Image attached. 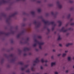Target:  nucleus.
I'll list each match as a JSON object with an SVG mask.
<instances>
[{"instance_id": "nucleus-1", "label": "nucleus", "mask_w": 74, "mask_h": 74, "mask_svg": "<svg viewBox=\"0 0 74 74\" xmlns=\"http://www.w3.org/2000/svg\"><path fill=\"white\" fill-rule=\"evenodd\" d=\"M42 21L45 23V24L46 25H47H47H51H51H53L54 26H55L56 25V24L55 23V22H50L49 21H46L45 20L43 19L42 20Z\"/></svg>"}, {"instance_id": "nucleus-2", "label": "nucleus", "mask_w": 74, "mask_h": 74, "mask_svg": "<svg viewBox=\"0 0 74 74\" xmlns=\"http://www.w3.org/2000/svg\"><path fill=\"white\" fill-rule=\"evenodd\" d=\"M36 42V43H37L39 45V48L40 49H41L42 48H41V45H43L44 43V42H40L37 41L36 39H35L34 40Z\"/></svg>"}, {"instance_id": "nucleus-3", "label": "nucleus", "mask_w": 74, "mask_h": 74, "mask_svg": "<svg viewBox=\"0 0 74 74\" xmlns=\"http://www.w3.org/2000/svg\"><path fill=\"white\" fill-rule=\"evenodd\" d=\"M16 14H17V13L16 12H15L14 14H12L11 16H10L9 18H7L6 22H9V21L10 20V18H11V17L14 16H15V15H16Z\"/></svg>"}, {"instance_id": "nucleus-4", "label": "nucleus", "mask_w": 74, "mask_h": 74, "mask_svg": "<svg viewBox=\"0 0 74 74\" xmlns=\"http://www.w3.org/2000/svg\"><path fill=\"white\" fill-rule=\"evenodd\" d=\"M71 28H70L69 29H66V30H64V27H62V29L60 30V32H67L68 30H71Z\"/></svg>"}, {"instance_id": "nucleus-5", "label": "nucleus", "mask_w": 74, "mask_h": 74, "mask_svg": "<svg viewBox=\"0 0 74 74\" xmlns=\"http://www.w3.org/2000/svg\"><path fill=\"white\" fill-rule=\"evenodd\" d=\"M34 23L35 25H36V24H38V25L37 26V27H39L41 25V23H40L37 22L36 21H34Z\"/></svg>"}, {"instance_id": "nucleus-6", "label": "nucleus", "mask_w": 74, "mask_h": 74, "mask_svg": "<svg viewBox=\"0 0 74 74\" xmlns=\"http://www.w3.org/2000/svg\"><path fill=\"white\" fill-rule=\"evenodd\" d=\"M0 34H4V35H5L6 36H8L10 34L9 33H5V32H0Z\"/></svg>"}, {"instance_id": "nucleus-7", "label": "nucleus", "mask_w": 74, "mask_h": 74, "mask_svg": "<svg viewBox=\"0 0 74 74\" xmlns=\"http://www.w3.org/2000/svg\"><path fill=\"white\" fill-rule=\"evenodd\" d=\"M57 4L58 5V6L59 8H62V5L60 4L59 3V2L57 1Z\"/></svg>"}, {"instance_id": "nucleus-8", "label": "nucleus", "mask_w": 74, "mask_h": 74, "mask_svg": "<svg viewBox=\"0 0 74 74\" xmlns=\"http://www.w3.org/2000/svg\"><path fill=\"white\" fill-rule=\"evenodd\" d=\"M40 62V61H39L38 59V58L36 59V60L34 61V63H38V62Z\"/></svg>"}, {"instance_id": "nucleus-9", "label": "nucleus", "mask_w": 74, "mask_h": 74, "mask_svg": "<svg viewBox=\"0 0 74 74\" xmlns=\"http://www.w3.org/2000/svg\"><path fill=\"white\" fill-rule=\"evenodd\" d=\"M30 50V49L27 48H25L24 49V51H29Z\"/></svg>"}, {"instance_id": "nucleus-10", "label": "nucleus", "mask_w": 74, "mask_h": 74, "mask_svg": "<svg viewBox=\"0 0 74 74\" xmlns=\"http://www.w3.org/2000/svg\"><path fill=\"white\" fill-rule=\"evenodd\" d=\"M41 62L42 63H44V62H45L46 63H47V62L48 61H47V60H45L44 61V59H42L41 60Z\"/></svg>"}, {"instance_id": "nucleus-11", "label": "nucleus", "mask_w": 74, "mask_h": 74, "mask_svg": "<svg viewBox=\"0 0 74 74\" xmlns=\"http://www.w3.org/2000/svg\"><path fill=\"white\" fill-rule=\"evenodd\" d=\"M2 2L3 4H5V3H7V1H5V0H2Z\"/></svg>"}, {"instance_id": "nucleus-12", "label": "nucleus", "mask_w": 74, "mask_h": 74, "mask_svg": "<svg viewBox=\"0 0 74 74\" xmlns=\"http://www.w3.org/2000/svg\"><path fill=\"white\" fill-rule=\"evenodd\" d=\"M58 22L59 23V26H60L62 25V22L60 21H58Z\"/></svg>"}, {"instance_id": "nucleus-13", "label": "nucleus", "mask_w": 74, "mask_h": 74, "mask_svg": "<svg viewBox=\"0 0 74 74\" xmlns=\"http://www.w3.org/2000/svg\"><path fill=\"white\" fill-rule=\"evenodd\" d=\"M73 45V43H68L66 45V47H69V45Z\"/></svg>"}, {"instance_id": "nucleus-14", "label": "nucleus", "mask_w": 74, "mask_h": 74, "mask_svg": "<svg viewBox=\"0 0 74 74\" xmlns=\"http://www.w3.org/2000/svg\"><path fill=\"white\" fill-rule=\"evenodd\" d=\"M56 63L55 62H52L51 63V67H52L53 66V65H55V64Z\"/></svg>"}, {"instance_id": "nucleus-15", "label": "nucleus", "mask_w": 74, "mask_h": 74, "mask_svg": "<svg viewBox=\"0 0 74 74\" xmlns=\"http://www.w3.org/2000/svg\"><path fill=\"white\" fill-rule=\"evenodd\" d=\"M18 64H21V65H23V63L22 62H18Z\"/></svg>"}, {"instance_id": "nucleus-16", "label": "nucleus", "mask_w": 74, "mask_h": 74, "mask_svg": "<svg viewBox=\"0 0 74 74\" xmlns=\"http://www.w3.org/2000/svg\"><path fill=\"white\" fill-rule=\"evenodd\" d=\"M21 34H18L17 36V38H19V37H20V36H21Z\"/></svg>"}, {"instance_id": "nucleus-17", "label": "nucleus", "mask_w": 74, "mask_h": 74, "mask_svg": "<svg viewBox=\"0 0 74 74\" xmlns=\"http://www.w3.org/2000/svg\"><path fill=\"white\" fill-rule=\"evenodd\" d=\"M2 15L3 16H4V17H7V15L5 14H3Z\"/></svg>"}, {"instance_id": "nucleus-18", "label": "nucleus", "mask_w": 74, "mask_h": 74, "mask_svg": "<svg viewBox=\"0 0 74 74\" xmlns=\"http://www.w3.org/2000/svg\"><path fill=\"white\" fill-rule=\"evenodd\" d=\"M10 56L12 57V58H14V55L12 54H10Z\"/></svg>"}, {"instance_id": "nucleus-19", "label": "nucleus", "mask_w": 74, "mask_h": 74, "mask_svg": "<svg viewBox=\"0 0 74 74\" xmlns=\"http://www.w3.org/2000/svg\"><path fill=\"white\" fill-rule=\"evenodd\" d=\"M68 59L69 61H70L71 60V58H70V57H69L68 58Z\"/></svg>"}, {"instance_id": "nucleus-20", "label": "nucleus", "mask_w": 74, "mask_h": 74, "mask_svg": "<svg viewBox=\"0 0 74 74\" xmlns=\"http://www.w3.org/2000/svg\"><path fill=\"white\" fill-rule=\"evenodd\" d=\"M66 55V53L63 54L62 55V57H64V56H65Z\"/></svg>"}, {"instance_id": "nucleus-21", "label": "nucleus", "mask_w": 74, "mask_h": 74, "mask_svg": "<svg viewBox=\"0 0 74 74\" xmlns=\"http://www.w3.org/2000/svg\"><path fill=\"white\" fill-rule=\"evenodd\" d=\"M70 14H69L67 16V18H68V19H69V18H70Z\"/></svg>"}, {"instance_id": "nucleus-22", "label": "nucleus", "mask_w": 74, "mask_h": 74, "mask_svg": "<svg viewBox=\"0 0 74 74\" xmlns=\"http://www.w3.org/2000/svg\"><path fill=\"white\" fill-rule=\"evenodd\" d=\"M61 38L60 37V36H59L58 38V40H60Z\"/></svg>"}, {"instance_id": "nucleus-23", "label": "nucleus", "mask_w": 74, "mask_h": 74, "mask_svg": "<svg viewBox=\"0 0 74 74\" xmlns=\"http://www.w3.org/2000/svg\"><path fill=\"white\" fill-rule=\"evenodd\" d=\"M33 47H36L37 46V44L36 43H35L33 45Z\"/></svg>"}, {"instance_id": "nucleus-24", "label": "nucleus", "mask_w": 74, "mask_h": 74, "mask_svg": "<svg viewBox=\"0 0 74 74\" xmlns=\"http://www.w3.org/2000/svg\"><path fill=\"white\" fill-rule=\"evenodd\" d=\"M18 51L20 53H21V52H22V50H21L20 49L18 50Z\"/></svg>"}, {"instance_id": "nucleus-25", "label": "nucleus", "mask_w": 74, "mask_h": 74, "mask_svg": "<svg viewBox=\"0 0 74 74\" xmlns=\"http://www.w3.org/2000/svg\"><path fill=\"white\" fill-rule=\"evenodd\" d=\"M25 69V68H21V70L22 71L24 70Z\"/></svg>"}, {"instance_id": "nucleus-26", "label": "nucleus", "mask_w": 74, "mask_h": 74, "mask_svg": "<svg viewBox=\"0 0 74 74\" xmlns=\"http://www.w3.org/2000/svg\"><path fill=\"white\" fill-rule=\"evenodd\" d=\"M31 13L33 15H34V12H31Z\"/></svg>"}, {"instance_id": "nucleus-27", "label": "nucleus", "mask_w": 74, "mask_h": 74, "mask_svg": "<svg viewBox=\"0 0 74 74\" xmlns=\"http://www.w3.org/2000/svg\"><path fill=\"white\" fill-rule=\"evenodd\" d=\"M38 12H41V9H38Z\"/></svg>"}, {"instance_id": "nucleus-28", "label": "nucleus", "mask_w": 74, "mask_h": 74, "mask_svg": "<svg viewBox=\"0 0 74 74\" xmlns=\"http://www.w3.org/2000/svg\"><path fill=\"white\" fill-rule=\"evenodd\" d=\"M26 73H30V71L29 70L26 71Z\"/></svg>"}, {"instance_id": "nucleus-29", "label": "nucleus", "mask_w": 74, "mask_h": 74, "mask_svg": "<svg viewBox=\"0 0 74 74\" xmlns=\"http://www.w3.org/2000/svg\"><path fill=\"white\" fill-rule=\"evenodd\" d=\"M31 70L32 71H34V69H33V68L32 67L31 68Z\"/></svg>"}, {"instance_id": "nucleus-30", "label": "nucleus", "mask_w": 74, "mask_h": 74, "mask_svg": "<svg viewBox=\"0 0 74 74\" xmlns=\"http://www.w3.org/2000/svg\"><path fill=\"white\" fill-rule=\"evenodd\" d=\"M71 25L72 26V25H74V23H72L71 24Z\"/></svg>"}, {"instance_id": "nucleus-31", "label": "nucleus", "mask_w": 74, "mask_h": 74, "mask_svg": "<svg viewBox=\"0 0 74 74\" xmlns=\"http://www.w3.org/2000/svg\"><path fill=\"white\" fill-rule=\"evenodd\" d=\"M15 59H13L12 60V62H14L15 61Z\"/></svg>"}, {"instance_id": "nucleus-32", "label": "nucleus", "mask_w": 74, "mask_h": 74, "mask_svg": "<svg viewBox=\"0 0 74 74\" xmlns=\"http://www.w3.org/2000/svg\"><path fill=\"white\" fill-rule=\"evenodd\" d=\"M51 14H52V15H54V13H53V12H51Z\"/></svg>"}, {"instance_id": "nucleus-33", "label": "nucleus", "mask_w": 74, "mask_h": 74, "mask_svg": "<svg viewBox=\"0 0 74 74\" xmlns=\"http://www.w3.org/2000/svg\"><path fill=\"white\" fill-rule=\"evenodd\" d=\"M38 38H41V36H38Z\"/></svg>"}, {"instance_id": "nucleus-34", "label": "nucleus", "mask_w": 74, "mask_h": 74, "mask_svg": "<svg viewBox=\"0 0 74 74\" xmlns=\"http://www.w3.org/2000/svg\"><path fill=\"white\" fill-rule=\"evenodd\" d=\"M28 67V65H26L25 66V68H27V67Z\"/></svg>"}, {"instance_id": "nucleus-35", "label": "nucleus", "mask_w": 74, "mask_h": 74, "mask_svg": "<svg viewBox=\"0 0 74 74\" xmlns=\"http://www.w3.org/2000/svg\"><path fill=\"white\" fill-rule=\"evenodd\" d=\"M37 2L38 3H41V1H37Z\"/></svg>"}, {"instance_id": "nucleus-36", "label": "nucleus", "mask_w": 74, "mask_h": 74, "mask_svg": "<svg viewBox=\"0 0 74 74\" xmlns=\"http://www.w3.org/2000/svg\"><path fill=\"white\" fill-rule=\"evenodd\" d=\"M12 34H14V33H15V32H14V31H12Z\"/></svg>"}, {"instance_id": "nucleus-37", "label": "nucleus", "mask_w": 74, "mask_h": 74, "mask_svg": "<svg viewBox=\"0 0 74 74\" xmlns=\"http://www.w3.org/2000/svg\"><path fill=\"white\" fill-rule=\"evenodd\" d=\"M2 4V2H1V1L0 0V4Z\"/></svg>"}, {"instance_id": "nucleus-38", "label": "nucleus", "mask_w": 74, "mask_h": 74, "mask_svg": "<svg viewBox=\"0 0 74 74\" xmlns=\"http://www.w3.org/2000/svg\"><path fill=\"white\" fill-rule=\"evenodd\" d=\"M47 30H48V31H49V32H50V30H49V29H47Z\"/></svg>"}, {"instance_id": "nucleus-39", "label": "nucleus", "mask_w": 74, "mask_h": 74, "mask_svg": "<svg viewBox=\"0 0 74 74\" xmlns=\"http://www.w3.org/2000/svg\"><path fill=\"white\" fill-rule=\"evenodd\" d=\"M26 55H27V54L25 53L24 54V56H26Z\"/></svg>"}, {"instance_id": "nucleus-40", "label": "nucleus", "mask_w": 74, "mask_h": 74, "mask_svg": "<svg viewBox=\"0 0 74 74\" xmlns=\"http://www.w3.org/2000/svg\"><path fill=\"white\" fill-rule=\"evenodd\" d=\"M69 2L71 3H73V1H69Z\"/></svg>"}, {"instance_id": "nucleus-41", "label": "nucleus", "mask_w": 74, "mask_h": 74, "mask_svg": "<svg viewBox=\"0 0 74 74\" xmlns=\"http://www.w3.org/2000/svg\"><path fill=\"white\" fill-rule=\"evenodd\" d=\"M52 31H53V30H54V27H53L52 28Z\"/></svg>"}, {"instance_id": "nucleus-42", "label": "nucleus", "mask_w": 74, "mask_h": 74, "mask_svg": "<svg viewBox=\"0 0 74 74\" xmlns=\"http://www.w3.org/2000/svg\"><path fill=\"white\" fill-rule=\"evenodd\" d=\"M55 74H58V72H55Z\"/></svg>"}, {"instance_id": "nucleus-43", "label": "nucleus", "mask_w": 74, "mask_h": 74, "mask_svg": "<svg viewBox=\"0 0 74 74\" xmlns=\"http://www.w3.org/2000/svg\"><path fill=\"white\" fill-rule=\"evenodd\" d=\"M40 69H43V68L42 67V66H40Z\"/></svg>"}, {"instance_id": "nucleus-44", "label": "nucleus", "mask_w": 74, "mask_h": 74, "mask_svg": "<svg viewBox=\"0 0 74 74\" xmlns=\"http://www.w3.org/2000/svg\"><path fill=\"white\" fill-rule=\"evenodd\" d=\"M59 46H60V47H62V44H59Z\"/></svg>"}, {"instance_id": "nucleus-45", "label": "nucleus", "mask_w": 74, "mask_h": 74, "mask_svg": "<svg viewBox=\"0 0 74 74\" xmlns=\"http://www.w3.org/2000/svg\"><path fill=\"white\" fill-rule=\"evenodd\" d=\"M60 54L58 55V56H60Z\"/></svg>"}, {"instance_id": "nucleus-46", "label": "nucleus", "mask_w": 74, "mask_h": 74, "mask_svg": "<svg viewBox=\"0 0 74 74\" xmlns=\"http://www.w3.org/2000/svg\"><path fill=\"white\" fill-rule=\"evenodd\" d=\"M51 59H53V56H52L51 57Z\"/></svg>"}, {"instance_id": "nucleus-47", "label": "nucleus", "mask_w": 74, "mask_h": 74, "mask_svg": "<svg viewBox=\"0 0 74 74\" xmlns=\"http://www.w3.org/2000/svg\"><path fill=\"white\" fill-rule=\"evenodd\" d=\"M68 52V51H65V53H66L67 52Z\"/></svg>"}, {"instance_id": "nucleus-48", "label": "nucleus", "mask_w": 74, "mask_h": 74, "mask_svg": "<svg viewBox=\"0 0 74 74\" xmlns=\"http://www.w3.org/2000/svg\"><path fill=\"white\" fill-rule=\"evenodd\" d=\"M53 52H55V50L54 49H53Z\"/></svg>"}, {"instance_id": "nucleus-49", "label": "nucleus", "mask_w": 74, "mask_h": 74, "mask_svg": "<svg viewBox=\"0 0 74 74\" xmlns=\"http://www.w3.org/2000/svg\"><path fill=\"white\" fill-rule=\"evenodd\" d=\"M27 41H28V40H29V38H27Z\"/></svg>"}, {"instance_id": "nucleus-50", "label": "nucleus", "mask_w": 74, "mask_h": 74, "mask_svg": "<svg viewBox=\"0 0 74 74\" xmlns=\"http://www.w3.org/2000/svg\"><path fill=\"white\" fill-rule=\"evenodd\" d=\"M33 65V66H35L36 65V64H34Z\"/></svg>"}, {"instance_id": "nucleus-51", "label": "nucleus", "mask_w": 74, "mask_h": 74, "mask_svg": "<svg viewBox=\"0 0 74 74\" xmlns=\"http://www.w3.org/2000/svg\"><path fill=\"white\" fill-rule=\"evenodd\" d=\"M70 21H73V19L72 18V19H71Z\"/></svg>"}, {"instance_id": "nucleus-52", "label": "nucleus", "mask_w": 74, "mask_h": 74, "mask_svg": "<svg viewBox=\"0 0 74 74\" xmlns=\"http://www.w3.org/2000/svg\"><path fill=\"white\" fill-rule=\"evenodd\" d=\"M47 55V53H46L45 54V56H46V55Z\"/></svg>"}, {"instance_id": "nucleus-53", "label": "nucleus", "mask_w": 74, "mask_h": 74, "mask_svg": "<svg viewBox=\"0 0 74 74\" xmlns=\"http://www.w3.org/2000/svg\"><path fill=\"white\" fill-rule=\"evenodd\" d=\"M52 5L51 4H50L49 5V6H50V7H51V6H52Z\"/></svg>"}, {"instance_id": "nucleus-54", "label": "nucleus", "mask_w": 74, "mask_h": 74, "mask_svg": "<svg viewBox=\"0 0 74 74\" xmlns=\"http://www.w3.org/2000/svg\"><path fill=\"white\" fill-rule=\"evenodd\" d=\"M68 71H66V73H68Z\"/></svg>"}, {"instance_id": "nucleus-55", "label": "nucleus", "mask_w": 74, "mask_h": 74, "mask_svg": "<svg viewBox=\"0 0 74 74\" xmlns=\"http://www.w3.org/2000/svg\"><path fill=\"white\" fill-rule=\"evenodd\" d=\"M45 66H47V64H45Z\"/></svg>"}, {"instance_id": "nucleus-56", "label": "nucleus", "mask_w": 74, "mask_h": 74, "mask_svg": "<svg viewBox=\"0 0 74 74\" xmlns=\"http://www.w3.org/2000/svg\"><path fill=\"white\" fill-rule=\"evenodd\" d=\"M29 55H31V53H29Z\"/></svg>"}, {"instance_id": "nucleus-57", "label": "nucleus", "mask_w": 74, "mask_h": 74, "mask_svg": "<svg viewBox=\"0 0 74 74\" xmlns=\"http://www.w3.org/2000/svg\"><path fill=\"white\" fill-rule=\"evenodd\" d=\"M33 1H36V0H33Z\"/></svg>"}, {"instance_id": "nucleus-58", "label": "nucleus", "mask_w": 74, "mask_h": 74, "mask_svg": "<svg viewBox=\"0 0 74 74\" xmlns=\"http://www.w3.org/2000/svg\"><path fill=\"white\" fill-rule=\"evenodd\" d=\"M2 61H4V59H3Z\"/></svg>"}, {"instance_id": "nucleus-59", "label": "nucleus", "mask_w": 74, "mask_h": 74, "mask_svg": "<svg viewBox=\"0 0 74 74\" xmlns=\"http://www.w3.org/2000/svg\"><path fill=\"white\" fill-rule=\"evenodd\" d=\"M56 32H54V33H55V34H56Z\"/></svg>"}, {"instance_id": "nucleus-60", "label": "nucleus", "mask_w": 74, "mask_h": 74, "mask_svg": "<svg viewBox=\"0 0 74 74\" xmlns=\"http://www.w3.org/2000/svg\"><path fill=\"white\" fill-rule=\"evenodd\" d=\"M48 15V14H47L46 15Z\"/></svg>"}, {"instance_id": "nucleus-61", "label": "nucleus", "mask_w": 74, "mask_h": 74, "mask_svg": "<svg viewBox=\"0 0 74 74\" xmlns=\"http://www.w3.org/2000/svg\"><path fill=\"white\" fill-rule=\"evenodd\" d=\"M11 42H12H12H13V41H12Z\"/></svg>"}, {"instance_id": "nucleus-62", "label": "nucleus", "mask_w": 74, "mask_h": 74, "mask_svg": "<svg viewBox=\"0 0 74 74\" xmlns=\"http://www.w3.org/2000/svg\"><path fill=\"white\" fill-rule=\"evenodd\" d=\"M73 68H74V65L73 66Z\"/></svg>"}, {"instance_id": "nucleus-63", "label": "nucleus", "mask_w": 74, "mask_h": 74, "mask_svg": "<svg viewBox=\"0 0 74 74\" xmlns=\"http://www.w3.org/2000/svg\"><path fill=\"white\" fill-rule=\"evenodd\" d=\"M73 59H74V57L73 58Z\"/></svg>"}, {"instance_id": "nucleus-64", "label": "nucleus", "mask_w": 74, "mask_h": 74, "mask_svg": "<svg viewBox=\"0 0 74 74\" xmlns=\"http://www.w3.org/2000/svg\"><path fill=\"white\" fill-rule=\"evenodd\" d=\"M36 50L37 51V49H36Z\"/></svg>"}]
</instances>
